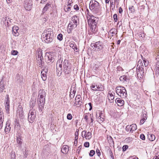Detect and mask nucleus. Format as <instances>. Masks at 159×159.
Listing matches in <instances>:
<instances>
[{
	"instance_id": "1",
	"label": "nucleus",
	"mask_w": 159,
	"mask_h": 159,
	"mask_svg": "<svg viewBox=\"0 0 159 159\" xmlns=\"http://www.w3.org/2000/svg\"><path fill=\"white\" fill-rule=\"evenodd\" d=\"M62 66H63V71L66 74H69L70 72V64L68 60L65 59L64 61L60 59L57 63V76H60L62 72Z\"/></svg>"
},
{
	"instance_id": "2",
	"label": "nucleus",
	"mask_w": 159,
	"mask_h": 159,
	"mask_svg": "<svg viewBox=\"0 0 159 159\" xmlns=\"http://www.w3.org/2000/svg\"><path fill=\"white\" fill-rule=\"evenodd\" d=\"M44 40L47 43H49L53 40L54 34L53 31L51 29H48L44 31L42 34Z\"/></svg>"
},
{
	"instance_id": "3",
	"label": "nucleus",
	"mask_w": 159,
	"mask_h": 159,
	"mask_svg": "<svg viewBox=\"0 0 159 159\" xmlns=\"http://www.w3.org/2000/svg\"><path fill=\"white\" fill-rule=\"evenodd\" d=\"M89 8L93 13L98 14L100 10V4L95 0H91L90 2Z\"/></svg>"
},
{
	"instance_id": "4",
	"label": "nucleus",
	"mask_w": 159,
	"mask_h": 159,
	"mask_svg": "<svg viewBox=\"0 0 159 159\" xmlns=\"http://www.w3.org/2000/svg\"><path fill=\"white\" fill-rule=\"evenodd\" d=\"M87 20L89 24L91 25L92 30L95 29L96 27V25L99 20L98 18L96 17L93 15L88 14L89 11L88 9H87Z\"/></svg>"
},
{
	"instance_id": "5",
	"label": "nucleus",
	"mask_w": 159,
	"mask_h": 159,
	"mask_svg": "<svg viewBox=\"0 0 159 159\" xmlns=\"http://www.w3.org/2000/svg\"><path fill=\"white\" fill-rule=\"evenodd\" d=\"M15 130L16 131L15 139H16L17 143L19 144L20 143V133L19 132L20 129V125L19 120L17 118H16L15 120Z\"/></svg>"
},
{
	"instance_id": "6",
	"label": "nucleus",
	"mask_w": 159,
	"mask_h": 159,
	"mask_svg": "<svg viewBox=\"0 0 159 159\" xmlns=\"http://www.w3.org/2000/svg\"><path fill=\"white\" fill-rule=\"evenodd\" d=\"M117 94L120 97L125 98L127 96L126 91L125 88L123 86H117L116 88Z\"/></svg>"
},
{
	"instance_id": "7",
	"label": "nucleus",
	"mask_w": 159,
	"mask_h": 159,
	"mask_svg": "<svg viewBox=\"0 0 159 159\" xmlns=\"http://www.w3.org/2000/svg\"><path fill=\"white\" fill-rule=\"evenodd\" d=\"M37 63L39 66L41 67L42 65V61L43 60L42 56V51L41 49L38 50L36 52Z\"/></svg>"
},
{
	"instance_id": "8",
	"label": "nucleus",
	"mask_w": 159,
	"mask_h": 159,
	"mask_svg": "<svg viewBox=\"0 0 159 159\" xmlns=\"http://www.w3.org/2000/svg\"><path fill=\"white\" fill-rule=\"evenodd\" d=\"M23 6L25 9L27 11H30L32 7L33 3L31 0H24Z\"/></svg>"
},
{
	"instance_id": "9",
	"label": "nucleus",
	"mask_w": 159,
	"mask_h": 159,
	"mask_svg": "<svg viewBox=\"0 0 159 159\" xmlns=\"http://www.w3.org/2000/svg\"><path fill=\"white\" fill-rule=\"evenodd\" d=\"M140 62L139 64H141V63L142 64V61H139V63ZM141 65H139V63L138 64L137 67V75L138 77H139L140 78H142L143 77V71L142 70L143 69V68L142 66H143V65L142 66L141 68L140 66Z\"/></svg>"
},
{
	"instance_id": "10",
	"label": "nucleus",
	"mask_w": 159,
	"mask_h": 159,
	"mask_svg": "<svg viewBox=\"0 0 159 159\" xmlns=\"http://www.w3.org/2000/svg\"><path fill=\"white\" fill-rule=\"evenodd\" d=\"M82 100L81 96L79 95H77L75 98V99L73 101V105L74 106H76L77 107H79L81 105L82 103Z\"/></svg>"
},
{
	"instance_id": "11",
	"label": "nucleus",
	"mask_w": 159,
	"mask_h": 159,
	"mask_svg": "<svg viewBox=\"0 0 159 159\" xmlns=\"http://www.w3.org/2000/svg\"><path fill=\"white\" fill-rule=\"evenodd\" d=\"M81 135L83 138H85L86 139H89L92 138V134L90 132H87L86 130H84L82 131Z\"/></svg>"
},
{
	"instance_id": "12",
	"label": "nucleus",
	"mask_w": 159,
	"mask_h": 159,
	"mask_svg": "<svg viewBox=\"0 0 159 159\" xmlns=\"http://www.w3.org/2000/svg\"><path fill=\"white\" fill-rule=\"evenodd\" d=\"M103 43L101 41L95 43L93 45L94 48H96L98 51L101 50L104 47Z\"/></svg>"
},
{
	"instance_id": "13",
	"label": "nucleus",
	"mask_w": 159,
	"mask_h": 159,
	"mask_svg": "<svg viewBox=\"0 0 159 159\" xmlns=\"http://www.w3.org/2000/svg\"><path fill=\"white\" fill-rule=\"evenodd\" d=\"M45 59L49 65H50L51 63H53L54 61L53 56L51 54L46 56Z\"/></svg>"
},
{
	"instance_id": "14",
	"label": "nucleus",
	"mask_w": 159,
	"mask_h": 159,
	"mask_svg": "<svg viewBox=\"0 0 159 159\" xmlns=\"http://www.w3.org/2000/svg\"><path fill=\"white\" fill-rule=\"evenodd\" d=\"M19 27L14 26L12 28V33L15 36H18L19 35Z\"/></svg>"
},
{
	"instance_id": "15",
	"label": "nucleus",
	"mask_w": 159,
	"mask_h": 159,
	"mask_svg": "<svg viewBox=\"0 0 159 159\" xmlns=\"http://www.w3.org/2000/svg\"><path fill=\"white\" fill-rule=\"evenodd\" d=\"M48 71L46 69H44L41 72V77L43 81H45L47 79L46 73Z\"/></svg>"
},
{
	"instance_id": "16",
	"label": "nucleus",
	"mask_w": 159,
	"mask_h": 159,
	"mask_svg": "<svg viewBox=\"0 0 159 159\" xmlns=\"http://www.w3.org/2000/svg\"><path fill=\"white\" fill-rule=\"evenodd\" d=\"M115 102L119 106H122L124 104V101L119 98H117L116 99Z\"/></svg>"
},
{
	"instance_id": "17",
	"label": "nucleus",
	"mask_w": 159,
	"mask_h": 159,
	"mask_svg": "<svg viewBox=\"0 0 159 159\" xmlns=\"http://www.w3.org/2000/svg\"><path fill=\"white\" fill-rule=\"evenodd\" d=\"M46 95H38L37 101L39 102H45Z\"/></svg>"
},
{
	"instance_id": "18",
	"label": "nucleus",
	"mask_w": 159,
	"mask_h": 159,
	"mask_svg": "<svg viewBox=\"0 0 159 159\" xmlns=\"http://www.w3.org/2000/svg\"><path fill=\"white\" fill-rule=\"evenodd\" d=\"M98 121L102 122L104 120V116L102 111H101L99 114V116L98 117Z\"/></svg>"
},
{
	"instance_id": "19",
	"label": "nucleus",
	"mask_w": 159,
	"mask_h": 159,
	"mask_svg": "<svg viewBox=\"0 0 159 159\" xmlns=\"http://www.w3.org/2000/svg\"><path fill=\"white\" fill-rule=\"evenodd\" d=\"M10 124L8 122V121H7L6 123V126L5 129V132L6 133H8L10 130L11 127Z\"/></svg>"
},
{
	"instance_id": "20",
	"label": "nucleus",
	"mask_w": 159,
	"mask_h": 159,
	"mask_svg": "<svg viewBox=\"0 0 159 159\" xmlns=\"http://www.w3.org/2000/svg\"><path fill=\"white\" fill-rule=\"evenodd\" d=\"M97 89H94L95 91H103L104 90V87L101 84L96 85Z\"/></svg>"
},
{
	"instance_id": "21",
	"label": "nucleus",
	"mask_w": 159,
	"mask_h": 159,
	"mask_svg": "<svg viewBox=\"0 0 159 159\" xmlns=\"http://www.w3.org/2000/svg\"><path fill=\"white\" fill-rule=\"evenodd\" d=\"M107 97L110 102L112 103L114 101L113 100L114 98V95L113 93H109Z\"/></svg>"
},
{
	"instance_id": "22",
	"label": "nucleus",
	"mask_w": 159,
	"mask_h": 159,
	"mask_svg": "<svg viewBox=\"0 0 159 159\" xmlns=\"http://www.w3.org/2000/svg\"><path fill=\"white\" fill-rule=\"evenodd\" d=\"M3 112L0 110V129H2L3 127V119H2V117L3 116Z\"/></svg>"
},
{
	"instance_id": "23",
	"label": "nucleus",
	"mask_w": 159,
	"mask_h": 159,
	"mask_svg": "<svg viewBox=\"0 0 159 159\" xmlns=\"http://www.w3.org/2000/svg\"><path fill=\"white\" fill-rule=\"evenodd\" d=\"M117 29L115 28H112L111 29L110 31V34H111V35L112 36H117Z\"/></svg>"
},
{
	"instance_id": "24",
	"label": "nucleus",
	"mask_w": 159,
	"mask_h": 159,
	"mask_svg": "<svg viewBox=\"0 0 159 159\" xmlns=\"http://www.w3.org/2000/svg\"><path fill=\"white\" fill-rule=\"evenodd\" d=\"M36 117V116H32V115H28V120L29 122L30 123H33Z\"/></svg>"
},
{
	"instance_id": "25",
	"label": "nucleus",
	"mask_w": 159,
	"mask_h": 159,
	"mask_svg": "<svg viewBox=\"0 0 159 159\" xmlns=\"http://www.w3.org/2000/svg\"><path fill=\"white\" fill-rule=\"evenodd\" d=\"M51 6V4H49V3H47L43 9L42 12L43 13H44L50 8Z\"/></svg>"
},
{
	"instance_id": "26",
	"label": "nucleus",
	"mask_w": 159,
	"mask_h": 159,
	"mask_svg": "<svg viewBox=\"0 0 159 159\" xmlns=\"http://www.w3.org/2000/svg\"><path fill=\"white\" fill-rule=\"evenodd\" d=\"M148 139L151 141H154L155 139V136L152 134H149L148 135Z\"/></svg>"
},
{
	"instance_id": "27",
	"label": "nucleus",
	"mask_w": 159,
	"mask_h": 159,
	"mask_svg": "<svg viewBox=\"0 0 159 159\" xmlns=\"http://www.w3.org/2000/svg\"><path fill=\"white\" fill-rule=\"evenodd\" d=\"M78 19L77 16H74L71 17V21L73 23L77 24V20Z\"/></svg>"
},
{
	"instance_id": "28",
	"label": "nucleus",
	"mask_w": 159,
	"mask_h": 159,
	"mask_svg": "<svg viewBox=\"0 0 159 159\" xmlns=\"http://www.w3.org/2000/svg\"><path fill=\"white\" fill-rule=\"evenodd\" d=\"M77 24H75L72 22H70L68 25V28H70L73 29V28H75L77 26Z\"/></svg>"
},
{
	"instance_id": "29",
	"label": "nucleus",
	"mask_w": 159,
	"mask_h": 159,
	"mask_svg": "<svg viewBox=\"0 0 159 159\" xmlns=\"http://www.w3.org/2000/svg\"><path fill=\"white\" fill-rule=\"evenodd\" d=\"M61 151L63 153H65L68 152V146H63L61 148Z\"/></svg>"
},
{
	"instance_id": "30",
	"label": "nucleus",
	"mask_w": 159,
	"mask_h": 159,
	"mask_svg": "<svg viewBox=\"0 0 159 159\" xmlns=\"http://www.w3.org/2000/svg\"><path fill=\"white\" fill-rule=\"evenodd\" d=\"M44 103L45 102H39V111H42L44 107Z\"/></svg>"
},
{
	"instance_id": "31",
	"label": "nucleus",
	"mask_w": 159,
	"mask_h": 159,
	"mask_svg": "<svg viewBox=\"0 0 159 159\" xmlns=\"http://www.w3.org/2000/svg\"><path fill=\"white\" fill-rule=\"evenodd\" d=\"M36 111L35 109H32L30 110L28 115L36 116Z\"/></svg>"
},
{
	"instance_id": "32",
	"label": "nucleus",
	"mask_w": 159,
	"mask_h": 159,
	"mask_svg": "<svg viewBox=\"0 0 159 159\" xmlns=\"http://www.w3.org/2000/svg\"><path fill=\"white\" fill-rule=\"evenodd\" d=\"M147 116L146 115H145V116H144V115H143V118L140 121V125H142L144 123L145 121L147 119Z\"/></svg>"
},
{
	"instance_id": "33",
	"label": "nucleus",
	"mask_w": 159,
	"mask_h": 159,
	"mask_svg": "<svg viewBox=\"0 0 159 159\" xmlns=\"http://www.w3.org/2000/svg\"><path fill=\"white\" fill-rule=\"evenodd\" d=\"M120 81L124 82L125 81H127L128 80V78H127L126 76L124 75L121 76L120 78Z\"/></svg>"
},
{
	"instance_id": "34",
	"label": "nucleus",
	"mask_w": 159,
	"mask_h": 159,
	"mask_svg": "<svg viewBox=\"0 0 159 159\" xmlns=\"http://www.w3.org/2000/svg\"><path fill=\"white\" fill-rule=\"evenodd\" d=\"M4 103L5 104H10V99L8 94L5 97Z\"/></svg>"
},
{
	"instance_id": "35",
	"label": "nucleus",
	"mask_w": 159,
	"mask_h": 159,
	"mask_svg": "<svg viewBox=\"0 0 159 159\" xmlns=\"http://www.w3.org/2000/svg\"><path fill=\"white\" fill-rule=\"evenodd\" d=\"M131 125V132H133V131L136 130L137 129V126L136 124H132Z\"/></svg>"
},
{
	"instance_id": "36",
	"label": "nucleus",
	"mask_w": 159,
	"mask_h": 159,
	"mask_svg": "<svg viewBox=\"0 0 159 159\" xmlns=\"http://www.w3.org/2000/svg\"><path fill=\"white\" fill-rule=\"evenodd\" d=\"M5 107L7 113H9L10 104H5Z\"/></svg>"
},
{
	"instance_id": "37",
	"label": "nucleus",
	"mask_w": 159,
	"mask_h": 159,
	"mask_svg": "<svg viewBox=\"0 0 159 159\" xmlns=\"http://www.w3.org/2000/svg\"><path fill=\"white\" fill-rule=\"evenodd\" d=\"M0 89L1 92H3L5 89L4 84L2 81L0 82Z\"/></svg>"
},
{
	"instance_id": "38",
	"label": "nucleus",
	"mask_w": 159,
	"mask_h": 159,
	"mask_svg": "<svg viewBox=\"0 0 159 159\" xmlns=\"http://www.w3.org/2000/svg\"><path fill=\"white\" fill-rule=\"evenodd\" d=\"M46 95V93L43 89H40L39 91V95Z\"/></svg>"
},
{
	"instance_id": "39",
	"label": "nucleus",
	"mask_w": 159,
	"mask_h": 159,
	"mask_svg": "<svg viewBox=\"0 0 159 159\" xmlns=\"http://www.w3.org/2000/svg\"><path fill=\"white\" fill-rule=\"evenodd\" d=\"M142 59L143 61V62L145 67L147 66L148 65V62L146 61L144 58H142Z\"/></svg>"
},
{
	"instance_id": "40",
	"label": "nucleus",
	"mask_w": 159,
	"mask_h": 159,
	"mask_svg": "<svg viewBox=\"0 0 159 159\" xmlns=\"http://www.w3.org/2000/svg\"><path fill=\"white\" fill-rule=\"evenodd\" d=\"M75 92L74 90L73 91H71L70 92V96L71 98H73L74 96H75Z\"/></svg>"
},
{
	"instance_id": "41",
	"label": "nucleus",
	"mask_w": 159,
	"mask_h": 159,
	"mask_svg": "<svg viewBox=\"0 0 159 159\" xmlns=\"http://www.w3.org/2000/svg\"><path fill=\"white\" fill-rule=\"evenodd\" d=\"M57 39L60 41H61L63 39V35L61 34H59L57 37Z\"/></svg>"
},
{
	"instance_id": "42",
	"label": "nucleus",
	"mask_w": 159,
	"mask_h": 159,
	"mask_svg": "<svg viewBox=\"0 0 159 159\" xmlns=\"http://www.w3.org/2000/svg\"><path fill=\"white\" fill-rule=\"evenodd\" d=\"M131 125H128L126 126L125 128V130L127 131H130L131 132Z\"/></svg>"
},
{
	"instance_id": "43",
	"label": "nucleus",
	"mask_w": 159,
	"mask_h": 159,
	"mask_svg": "<svg viewBox=\"0 0 159 159\" xmlns=\"http://www.w3.org/2000/svg\"><path fill=\"white\" fill-rule=\"evenodd\" d=\"M113 19L114 21L117 22L118 20L117 15L116 14H115L113 15Z\"/></svg>"
},
{
	"instance_id": "44",
	"label": "nucleus",
	"mask_w": 159,
	"mask_h": 159,
	"mask_svg": "<svg viewBox=\"0 0 159 159\" xmlns=\"http://www.w3.org/2000/svg\"><path fill=\"white\" fill-rule=\"evenodd\" d=\"M129 9L131 13H133L134 11V6H131L129 7Z\"/></svg>"
},
{
	"instance_id": "45",
	"label": "nucleus",
	"mask_w": 159,
	"mask_h": 159,
	"mask_svg": "<svg viewBox=\"0 0 159 159\" xmlns=\"http://www.w3.org/2000/svg\"><path fill=\"white\" fill-rule=\"evenodd\" d=\"M95 153V151L93 150H91L90 151V153H89V155L90 157H92L94 155Z\"/></svg>"
},
{
	"instance_id": "46",
	"label": "nucleus",
	"mask_w": 159,
	"mask_h": 159,
	"mask_svg": "<svg viewBox=\"0 0 159 159\" xmlns=\"http://www.w3.org/2000/svg\"><path fill=\"white\" fill-rule=\"evenodd\" d=\"M6 17H3L1 21V23L3 24H5Z\"/></svg>"
},
{
	"instance_id": "47",
	"label": "nucleus",
	"mask_w": 159,
	"mask_h": 159,
	"mask_svg": "<svg viewBox=\"0 0 159 159\" xmlns=\"http://www.w3.org/2000/svg\"><path fill=\"white\" fill-rule=\"evenodd\" d=\"M72 116L71 114L70 113H69L67 114V118L68 120H70L72 119Z\"/></svg>"
},
{
	"instance_id": "48",
	"label": "nucleus",
	"mask_w": 159,
	"mask_h": 159,
	"mask_svg": "<svg viewBox=\"0 0 159 159\" xmlns=\"http://www.w3.org/2000/svg\"><path fill=\"white\" fill-rule=\"evenodd\" d=\"M73 3L72 0H68L67 1V6H71V4Z\"/></svg>"
},
{
	"instance_id": "49",
	"label": "nucleus",
	"mask_w": 159,
	"mask_h": 159,
	"mask_svg": "<svg viewBox=\"0 0 159 159\" xmlns=\"http://www.w3.org/2000/svg\"><path fill=\"white\" fill-rule=\"evenodd\" d=\"M91 89H92L93 90L95 91L94 89H97V86L96 85L95 86L93 84H92L91 85Z\"/></svg>"
},
{
	"instance_id": "50",
	"label": "nucleus",
	"mask_w": 159,
	"mask_h": 159,
	"mask_svg": "<svg viewBox=\"0 0 159 159\" xmlns=\"http://www.w3.org/2000/svg\"><path fill=\"white\" fill-rule=\"evenodd\" d=\"M11 53L12 55H15L17 54L18 53V52L17 51L13 50L11 52Z\"/></svg>"
},
{
	"instance_id": "51",
	"label": "nucleus",
	"mask_w": 159,
	"mask_h": 159,
	"mask_svg": "<svg viewBox=\"0 0 159 159\" xmlns=\"http://www.w3.org/2000/svg\"><path fill=\"white\" fill-rule=\"evenodd\" d=\"M71 7L70 6H67L66 9L64 8V10L66 12H68L70 10Z\"/></svg>"
},
{
	"instance_id": "52",
	"label": "nucleus",
	"mask_w": 159,
	"mask_h": 159,
	"mask_svg": "<svg viewBox=\"0 0 159 159\" xmlns=\"http://www.w3.org/2000/svg\"><path fill=\"white\" fill-rule=\"evenodd\" d=\"M128 148V146L126 145H124L122 147V150L123 151H125Z\"/></svg>"
},
{
	"instance_id": "53",
	"label": "nucleus",
	"mask_w": 159,
	"mask_h": 159,
	"mask_svg": "<svg viewBox=\"0 0 159 159\" xmlns=\"http://www.w3.org/2000/svg\"><path fill=\"white\" fill-rule=\"evenodd\" d=\"M156 55V59L157 61L159 62V52H157Z\"/></svg>"
},
{
	"instance_id": "54",
	"label": "nucleus",
	"mask_w": 159,
	"mask_h": 159,
	"mask_svg": "<svg viewBox=\"0 0 159 159\" xmlns=\"http://www.w3.org/2000/svg\"><path fill=\"white\" fill-rule=\"evenodd\" d=\"M140 138L143 140L145 139V136L143 134H141L140 136Z\"/></svg>"
},
{
	"instance_id": "55",
	"label": "nucleus",
	"mask_w": 159,
	"mask_h": 159,
	"mask_svg": "<svg viewBox=\"0 0 159 159\" xmlns=\"http://www.w3.org/2000/svg\"><path fill=\"white\" fill-rule=\"evenodd\" d=\"M84 119L85 120L86 122L88 123V116L87 115H84Z\"/></svg>"
},
{
	"instance_id": "56",
	"label": "nucleus",
	"mask_w": 159,
	"mask_h": 159,
	"mask_svg": "<svg viewBox=\"0 0 159 159\" xmlns=\"http://www.w3.org/2000/svg\"><path fill=\"white\" fill-rule=\"evenodd\" d=\"M84 146L86 148H88L89 147V144L88 142H86L84 144Z\"/></svg>"
},
{
	"instance_id": "57",
	"label": "nucleus",
	"mask_w": 159,
	"mask_h": 159,
	"mask_svg": "<svg viewBox=\"0 0 159 159\" xmlns=\"http://www.w3.org/2000/svg\"><path fill=\"white\" fill-rule=\"evenodd\" d=\"M74 8L76 11L79 10V7L77 5H75L74 6Z\"/></svg>"
},
{
	"instance_id": "58",
	"label": "nucleus",
	"mask_w": 159,
	"mask_h": 159,
	"mask_svg": "<svg viewBox=\"0 0 159 159\" xmlns=\"http://www.w3.org/2000/svg\"><path fill=\"white\" fill-rule=\"evenodd\" d=\"M117 70L119 71H122L123 70V68L120 66H118L117 68Z\"/></svg>"
},
{
	"instance_id": "59",
	"label": "nucleus",
	"mask_w": 159,
	"mask_h": 159,
	"mask_svg": "<svg viewBox=\"0 0 159 159\" xmlns=\"http://www.w3.org/2000/svg\"><path fill=\"white\" fill-rule=\"evenodd\" d=\"M96 152L98 156L99 157L101 155V152L100 150L98 149H96Z\"/></svg>"
},
{
	"instance_id": "60",
	"label": "nucleus",
	"mask_w": 159,
	"mask_h": 159,
	"mask_svg": "<svg viewBox=\"0 0 159 159\" xmlns=\"http://www.w3.org/2000/svg\"><path fill=\"white\" fill-rule=\"evenodd\" d=\"M23 111H20V118H21L22 119L24 118V114H23Z\"/></svg>"
},
{
	"instance_id": "61",
	"label": "nucleus",
	"mask_w": 159,
	"mask_h": 159,
	"mask_svg": "<svg viewBox=\"0 0 159 159\" xmlns=\"http://www.w3.org/2000/svg\"><path fill=\"white\" fill-rule=\"evenodd\" d=\"M70 47L73 48L75 47L74 45V42H72V43H71L70 44Z\"/></svg>"
},
{
	"instance_id": "62",
	"label": "nucleus",
	"mask_w": 159,
	"mask_h": 159,
	"mask_svg": "<svg viewBox=\"0 0 159 159\" xmlns=\"http://www.w3.org/2000/svg\"><path fill=\"white\" fill-rule=\"evenodd\" d=\"M28 151L25 150V154L24 155V158H26L27 157V156H28Z\"/></svg>"
},
{
	"instance_id": "63",
	"label": "nucleus",
	"mask_w": 159,
	"mask_h": 159,
	"mask_svg": "<svg viewBox=\"0 0 159 159\" xmlns=\"http://www.w3.org/2000/svg\"><path fill=\"white\" fill-rule=\"evenodd\" d=\"M119 12L120 14H121L123 12V10L121 7H120L119 8Z\"/></svg>"
},
{
	"instance_id": "64",
	"label": "nucleus",
	"mask_w": 159,
	"mask_h": 159,
	"mask_svg": "<svg viewBox=\"0 0 159 159\" xmlns=\"http://www.w3.org/2000/svg\"><path fill=\"white\" fill-rule=\"evenodd\" d=\"M157 66H156V72H157V73H159V68H158V67L157 66Z\"/></svg>"
}]
</instances>
